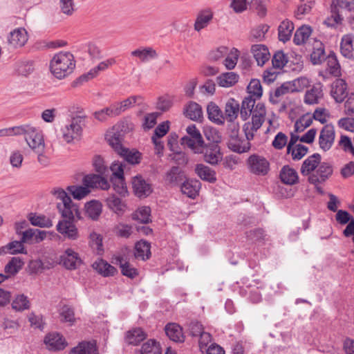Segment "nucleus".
I'll list each match as a JSON object with an SVG mask.
<instances>
[{"instance_id":"nucleus-1","label":"nucleus","mask_w":354,"mask_h":354,"mask_svg":"<svg viewBox=\"0 0 354 354\" xmlns=\"http://www.w3.org/2000/svg\"><path fill=\"white\" fill-rule=\"evenodd\" d=\"M57 208L64 220L59 221L57 225V231L71 240H75L78 236V231L73 224L82 218L81 212L77 204L72 202L57 203Z\"/></svg>"},{"instance_id":"nucleus-2","label":"nucleus","mask_w":354,"mask_h":354,"mask_svg":"<svg viewBox=\"0 0 354 354\" xmlns=\"http://www.w3.org/2000/svg\"><path fill=\"white\" fill-rule=\"evenodd\" d=\"M75 67L74 56L70 52L61 51L50 61L51 73L57 79H63L73 73Z\"/></svg>"},{"instance_id":"nucleus-3","label":"nucleus","mask_w":354,"mask_h":354,"mask_svg":"<svg viewBox=\"0 0 354 354\" xmlns=\"http://www.w3.org/2000/svg\"><path fill=\"white\" fill-rule=\"evenodd\" d=\"M21 129H23L21 135L25 136V140L28 146L35 153H43L45 144L41 131L30 124H23Z\"/></svg>"},{"instance_id":"nucleus-4","label":"nucleus","mask_w":354,"mask_h":354,"mask_svg":"<svg viewBox=\"0 0 354 354\" xmlns=\"http://www.w3.org/2000/svg\"><path fill=\"white\" fill-rule=\"evenodd\" d=\"M85 118V116H77L73 118L69 124L61 129L62 138L64 141L70 143L82 134Z\"/></svg>"},{"instance_id":"nucleus-5","label":"nucleus","mask_w":354,"mask_h":354,"mask_svg":"<svg viewBox=\"0 0 354 354\" xmlns=\"http://www.w3.org/2000/svg\"><path fill=\"white\" fill-rule=\"evenodd\" d=\"M123 167L122 163L118 161L113 162L110 167V169L112 171L110 180L113 184L115 191L120 195H124L127 192Z\"/></svg>"},{"instance_id":"nucleus-6","label":"nucleus","mask_w":354,"mask_h":354,"mask_svg":"<svg viewBox=\"0 0 354 354\" xmlns=\"http://www.w3.org/2000/svg\"><path fill=\"white\" fill-rule=\"evenodd\" d=\"M199 153H202L203 160L211 165H217L223 158L221 148L218 143L215 142L208 144L204 143Z\"/></svg>"},{"instance_id":"nucleus-7","label":"nucleus","mask_w":354,"mask_h":354,"mask_svg":"<svg viewBox=\"0 0 354 354\" xmlns=\"http://www.w3.org/2000/svg\"><path fill=\"white\" fill-rule=\"evenodd\" d=\"M106 139L109 145L122 156L127 162L133 165V152L122 147L120 135L118 132H109L106 134Z\"/></svg>"},{"instance_id":"nucleus-8","label":"nucleus","mask_w":354,"mask_h":354,"mask_svg":"<svg viewBox=\"0 0 354 354\" xmlns=\"http://www.w3.org/2000/svg\"><path fill=\"white\" fill-rule=\"evenodd\" d=\"M333 167L328 162H320L315 171L308 176V182L314 185L324 183L332 174Z\"/></svg>"},{"instance_id":"nucleus-9","label":"nucleus","mask_w":354,"mask_h":354,"mask_svg":"<svg viewBox=\"0 0 354 354\" xmlns=\"http://www.w3.org/2000/svg\"><path fill=\"white\" fill-rule=\"evenodd\" d=\"M335 138V131L334 126L329 124H326L320 131L319 136V147L324 151H327L332 147Z\"/></svg>"},{"instance_id":"nucleus-10","label":"nucleus","mask_w":354,"mask_h":354,"mask_svg":"<svg viewBox=\"0 0 354 354\" xmlns=\"http://www.w3.org/2000/svg\"><path fill=\"white\" fill-rule=\"evenodd\" d=\"M28 39V32L25 28H16L8 35V45L10 48H20L26 44Z\"/></svg>"},{"instance_id":"nucleus-11","label":"nucleus","mask_w":354,"mask_h":354,"mask_svg":"<svg viewBox=\"0 0 354 354\" xmlns=\"http://www.w3.org/2000/svg\"><path fill=\"white\" fill-rule=\"evenodd\" d=\"M251 171L257 175L265 176L270 167L269 162L263 157L252 155L248 159Z\"/></svg>"},{"instance_id":"nucleus-12","label":"nucleus","mask_w":354,"mask_h":354,"mask_svg":"<svg viewBox=\"0 0 354 354\" xmlns=\"http://www.w3.org/2000/svg\"><path fill=\"white\" fill-rule=\"evenodd\" d=\"M44 342L47 348L53 351L64 350L68 344L63 335L56 332L48 333Z\"/></svg>"},{"instance_id":"nucleus-13","label":"nucleus","mask_w":354,"mask_h":354,"mask_svg":"<svg viewBox=\"0 0 354 354\" xmlns=\"http://www.w3.org/2000/svg\"><path fill=\"white\" fill-rule=\"evenodd\" d=\"M153 192L151 184L141 175L134 176V195L140 198L149 196Z\"/></svg>"},{"instance_id":"nucleus-14","label":"nucleus","mask_w":354,"mask_h":354,"mask_svg":"<svg viewBox=\"0 0 354 354\" xmlns=\"http://www.w3.org/2000/svg\"><path fill=\"white\" fill-rule=\"evenodd\" d=\"M82 263L78 254L71 249H68L59 258L57 264H62L67 270H75L77 265Z\"/></svg>"},{"instance_id":"nucleus-15","label":"nucleus","mask_w":354,"mask_h":354,"mask_svg":"<svg viewBox=\"0 0 354 354\" xmlns=\"http://www.w3.org/2000/svg\"><path fill=\"white\" fill-rule=\"evenodd\" d=\"M83 185L88 188H100L107 190L110 187L109 181L99 174H88L83 178Z\"/></svg>"},{"instance_id":"nucleus-16","label":"nucleus","mask_w":354,"mask_h":354,"mask_svg":"<svg viewBox=\"0 0 354 354\" xmlns=\"http://www.w3.org/2000/svg\"><path fill=\"white\" fill-rule=\"evenodd\" d=\"M330 95L336 102L340 103L348 95L347 84L343 79H336L331 85Z\"/></svg>"},{"instance_id":"nucleus-17","label":"nucleus","mask_w":354,"mask_h":354,"mask_svg":"<svg viewBox=\"0 0 354 354\" xmlns=\"http://www.w3.org/2000/svg\"><path fill=\"white\" fill-rule=\"evenodd\" d=\"M46 236V234L44 231L29 228L24 231L19 241H10L9 243H26L28 241L40 242L45 239Z\"/></svg>"},{"instance_id":"nucleus-18","label":"nucleus","mask_w":354,"mask_h":354,"mask_svg":"<svg viewBox=\"0 0 354 354\" xmlns=\"http://www.w3.org/2000/svg\"><path fill=\"white\" fill-rule=\"evenodd\" d=\"M201 183L196 179L185 178L181 183L180 191L190 198H195L199 193Z\"/></svg>"},{"instance_id":"nucleus-19","label":"nucleus","mask_w":354,"mask_h":354,"mask_svg":"<svg viewBox=\"0 0 354 354\" xmlns=\"http://www.w3.org/2000/svg\"><path fill=\"white\" fill-rule=\"evenodd\" d=\"M322 156L319 153H315L308 156L302 163L301 167V174L303 176H310L320 164Z\"/></svg>"},{"instance_id":"nucleus-20","label":"nucleus","mask_w":354,"mask_h":354,"mask_svg":"<svg viewBox=\"0 0 354 354\" xmlns=\"http://www.w3.org/2000/svg\"><path fill=\"white\" fill-rule=\"evenodd\" d=\"M331 13H339L344 17L354 11L352 0H334L330 6Z\"/></svg>"},{"instance_id":"nucleus-21","label":"nucleus","mask_w":354,"mask_h":354,"mask_svg":"<svg viewBox=\"0 0 354 354\" xmlns=\"http://www.w3.org/2000/svg\"><path fill=\"white\" fill-rule=\"evenodd\" d=\"M194 171L196 174L203 181L214 183L216 181V173L209 167L202 164H196Z\"/></svg>"},{"instance_id":"nucleus-22","label":"nucleus","mask_w":354,"mask_h":354,"mask_svg":"<svg viewBox=\"0 0 354 354\" xmlns=\"http://www.w3.org/2000/svg\"><path fill=\"white\" fill-rule=\"evenodd\" d=\"M251 53L253 55L258 66H263L270 59V55L268 48L263 44H254L251 47Z\"/></svg>"},{"instance_id":"nucleus-23","label":"nucleus","mask_w":354,"mask_h":354,"mask_svg":"<svg viewBox=\"0 0 354 354\" xmlns=\"http://www.w3.org/2000/svg\"><path fill=\"white\" fill-rule=\"evenodd\" d=\"M93 268L100 275L107 277L114 276L117 269L102 259H98L92 265Z\"/></svg>"},{"instance_id":"nucleus-24","label":"nucleus","mask_w":354,"mask_h":354,"mask_svg":"<svg viewBox=\"0 0 354 354\" xmlns=\"http://www.w3.org/2000/svg\"><path fill=\"white\" fill-rule=\"evenodd\" d=\"M186 178L185 172L178 166H173L165 175L166 182L171 185H179Z\"/></svg>"},{"instance_id":"nucleus-25","label":"nucleus","mask_w":354,"mask_h":354,"mask_svg":"<svg viewBox=\"0 0 354 354\" xmlns=\"http://www.w3.org/2000/svg\"><path fill=\"white\" fill-rule=\"evenodd\" d=\"M322 84L319 82L313 86V87L306 92L304 96V102L307 104H318L319 100L323 97Z\"/></svg>"},{"instance_id":"nucleus-26","label":"nucleus","mask_w":354,"mask_h":354,"mask_svg":"<svg viewBox=\"0 0 354 354\" xmlns=\"http://www.w3.org/2000/svg\"><path fill=\"white\" fill-rule=\"evenodd\" d=\"M240 113V105L238 101L234 98L227 100L225 106V113L223 115L224 120L227 122H232L236 120Z\"/></svg>"},{"instance_id":"nucleus-27","label":"nucleus","mask_w":354,"mask_h":354,"mask_svg":"<svg viewBox=\"0 0 354 354\" xmlns=\"http://www.w3.org/2000/svg\"><path fill=\"white\" fill-rule=\"evenodd\" d=\"M167 336L173 342L182 343L185 341L182 328L176 323L167 324L165 328Z\"/></svg>"},{"instance_id":"nucleus-28","label":"nucleus","mask_w":354,"mask_h":354,"mask_svg":"<svg viewBox=\"0 0 354 354\" xmlns=\"http://www.w3.org/2000/svg\"><path fill=\"white\" fill-rule=\"evenodd\" d=\"M207 113L210 121L218 125L224 124L223 113L216 103L211 102L207 104Z\"/></svg>"},{"instance_id":"nucleus-29","label":"nucleus","mask_w":354,"mask_h":354,"mask_svg":"<svg viewBox=\"0 0 354 354\" xmlns=\"http://www.w3.org/2000/svg\"><path fill=\"white\" fill-rule=\"evenodd\" d=\"M71 354H98L96 342L95 341H83L73 348Z\"/></svg>"},{"instance_id":"nucleus-30","label":"nucleus","mask_w":354,"mask_h":354,"mask_svg":"<svg viewBox=\"0 0 354 354\" xmlns=\"http://www.w3.org/2000/svg\"><path fill=\"white\" fill-rule=\"evenodd\" d=\"M353 37L348 34L342 37L340 43V52L342 55L348 59H354V49L353 46Z\"/></svg>"},{"instance_id":"nucleus-31","label":"nucleus","mask_w":354,"mask_h":354,"mask_svg":"<svg viewBox=\"0 0 354 354\" xmlns=\"http://www.w3.org/2000/svg\"><path fill=\"white\" fill-rule=\"evenodd\" d=\"M294 28V24L291 21L285 19L281 21L278 27V37L279 41L283 43L289 41Z\"/></svg>"},{"instance_id":"nucleus-32","label":"nucleus","mask_w":354,"mask_h":354,"mask_svg":"<svg viewBox=\"0 0 354 354\" xmlns=\"http://www.w3.org/2000/svg\"><path fill=\"white\" fill-rule=\"evenodd\" d=\"M102 212V205L98 201L93 200L85 204V213L93 221H97Z\"/></svg>"},{"instance_id":"nucleus-33","label":"nucleus","mask_w":354,"mask_h":354,"mask_svg":"<svg viewBox=\"0 0 354 354\" xmlns=\"http://www.w3.org/2000/svg\"><path fill=\"white\" fill-rule=\"evenodd\" d=\"M296 88L292 87V83L290 82H287L282 84L279 87H277L274 93H270V101L273 104H277L279 103V97L281 96L286 95L289 93L295 92Z\"/></svg>"},{"instance_id":"nucleus-34","label":"nucleus","mask_w":354,"mask_h":354,"mask_svg":"<svg viewBox=\"0 0 354 354\" xmlns=\"http://www.w3.org/2000/svg\"><path fill=\"white\" fill-rule=\"evenodd\" d=\"M280 179L286 185H294L298 182V174L295 169L288 165L283 166L280 171Z\"/></svg>"},{"instance_id":"nucleus-35","label":"nucleus","mask_w":354,"mask_h":354,"mask_svg":"<svg viewBox=\"0 0 354 354\" xmlns=\"http://www.w3.org/2000/svg\"><path fill=\"white\" fill-rule=\"evenodd\" d=\"M256 100L257 98L253 97L252 95H248L243 100L240 108V115L243 121L246 120L252 114Z\"/></svg>"},{"instance_id":"nucleus-36","label":"nucleus","mask_w":354,"mask_h":354,"mask_svg":"<svg viewBox=\"0 0 354 354\" xmlns=\"http://www.w3.org/2000/svg\"><path fill=\"white\" fill-rule=\"evenodd\" d=\"M185 116L194 121H201L203 118V111L201 105L191 102L185 109Z\"/></svg>"},{"instance_id":"nucleus-37","label":"nucleus","mask_w":354,"mask_h":354,"mask_svg":"<svg viewBox=\"0 0 354 354\" xmlns=\"http://www.w3.org/2000/svg\"><path fill=\"white\" fill-rule=\"evenodd\" d=\"M327 70L330 74L335 77L341 75V67L337 60V56L333 51H330L326 58Z\"/></svg>"},{"instance_id":"nucleus-38","label":"nucleus","mask_w":354,"mask_h":354,"mask_svg":"<svg viewBox=\"0 0 354 354\" xmlns=\"http://www.w3.org/2000/svg\"><path fill=\"white\" fill-rule=\"evenodd\" d=\"M139 354H161L160 344L154 339H150L143 343L138 351Z\"/></svg>"},{"instance_id":"nucleus-39","label":"nucleus","mask_w":354,"mask_h":354,"mask_svg":"<svg viewBox=\"0 0 354 354\" xmlns=\"http://www.w3.org/2000/svg\"><path fill=\"white\" fill-rule=\"evenodd\" d=\"M108 207L118 215L124 214L126 209V205L122 200L115 195H111L106 199Z\"/></svg>"},{"instance_id":"nucleus-40","label":"nucleus","mask_w":354,"mask_h":354,"mask_svg":"<svg viewBox=\"0 0 354 354\" xmlns=\"http://www.w3.org/2000/svg\"><path fill=\"white\" fill-rule=\"evenodd\" d=\"M239 80V75L234 72L223 73L216 77L218 84L222 87H230Z\"/></svg>"},{"instance_id":"nucleus-41","label":"nucleus","mask_w":354,"mask_h":354,"mask_svg":"<svg viewBox=\"0 0 354 354\" xmlns=\"http://www.w3.org/2000/svg\"><path fill=\"white\" fill-rule=\"evenodd\" d=\"M213 18V14L210 10H205L200 12L196 17L194 29L200 31L205 28Z\"/></svg>"},{"instance_id":"nucleus-42","label":"nucleus","mask_w":354,"mask_h":354,"mask_svg":"<svg viewBox=\"0 0 354 354\" xmlns=\"http://www.w3.org/2000/svg\"><path fill=\"white\" fill-rule=\"evenodd\" d=\"M251 145L250 142L241 140L237 137L236 138H231L228 142V147L232 151L242 153L247 152L250 150Z\"/></svg>"},{"instance_id":"nucleus-43","label":"nucleus","mask_w":354,"mask_h":354,"mask_svg":"<svg viewBox=\"0 0 354 354\" xmlns=\"http://www.w3.org/2000/svg\"><path fill=\"white\" fill-rule=\"evenodd\" d=\"M311 32L312 29L310 26L306 25L301 26L296 30L294 35V43L296 45H301L304 44L311 35Z\"/></svg>"},{"instance_id":"nucleus-44","label":"nucleus","mask_w":354,"mask_h":354,"mask_svg":"<svg viewBox=\"0 0 354 354\" xmlns=\"http://www.w3.org/2000/svg\"><path fill=\"white\" fill-rule=\"evenodd\" d=\"M326 57L323 44L321 42L317 43L310 54L311 62L314 65L320 64L326 59Z\"/></svg>"},{"instance_id":"nucleus-45","label":"nucleus","mask_w":354,"mask_h":354,"mask_svg":"<svg viewBox=\"0 0 354 354\" xmlns=\"http://www.w3.org/2000/svg\"><path fill=\"white\" fill-rule=\"evenodd\" d=\"M315 5L314 0H301L295 11V17L301 19L304 15L309 14Z\"/></svg>"},{"instance_id":"nucleus-46","label":"nucleus","mask_w":354,"mask_h":354,"mask_svg":"<svg viewBox=\"0 0 354 354\" xmlns=\"http://www.w3.org/2000/svg\"><path fill=\"white\" fill-rule=\"evenodd\" d=\"M15 68L19 75L26 77L34 71V63L32 61H19L15 64Z\"/></svg>"},{"instance_id":"nucleus-47","label":"nucleus","mask_w":354,"mask_h":354,"mask_svg":"<svg viewBox=\"0 0 354 354\" xmlns=\"http://www.w3.org/2000/svg\"><path fill=\"white\" fill-rule=\"evenodd\" d=\"M134 57H138L141 62H147L156 58L158 54L152 48H139L134 50Z\"/></svg>"},{"instance_id":"nucleus-48","label":"nucleus","mask_w":354,"mask_h":354,"mask_svg":"<svg viewBox=\"0 0 354 354\" xmlns=\"http://www.w3.org/2000/svg\"><path fill=\"white\" fill-rule=\"evenodd\" d=\"M58 311L61 322H68L71 325L75 322L74 309L71 306L66 304L63 305Z\"/></svg>"},{"instance_id":"nucleus-49","label":"nucleus","mask_w":354,"mask_h":354,"mask_svg":"<svg viewBox=\"0 0 354 354\" xmlns=\"http://www.w3.org/2000/svg\"><path fill=\"white\" fill-rule=\"evenodd\" d=\"M30 223L34 226L40 227H50L53 226L52 221L44 215L37 216L34 214H30L28 216Z\"/></svg>"},{"instance_id":"nucleus-50","label":"nucleus","mask_w":354,"mask_h":354,"mask_svg":"<svg viewBox=\"0 0 354 354\" xmlns=\"http://www.w3.org/2000/svg\"><path fill=\"white\" fill-rule=\"evenodd\" d=\"M12 308L16 311H23L30 308V301L24 294L18 295L12 302Z\"/></svg>"},{"instance_id":"nucleus-51","label":"nucleus","mask_w":354,"mask_h":354,"mask_svg":"<svg viewBox=\"0 0 354 354\" xmlns=\"http://www.w3.org/2000/svg\"><path fill=\"white\" fill-rule=\"evenodd\" d=\"M269 26L265 24L260 25L250 32V40L251 41H261L264 39Z\"/></svg>"},{"instance_id":"nucleus-52","label":"nucleus","mask_w":354,"mask_h":354,"mask_svg":"<svg viewBox=\"0 0 354 354\" xmlns=\"http://www.w3.org/2000/svg\"><path fill=\"white\" fill-rule=\"evenodd\" d=\"M151 245H134V259L145 261L151 257Z\"/></svg>"},{"instance_id":"nucleus-53","label":"nucleus","mask_w":354,"mask_h":354,"mask_svg":"<svg viewBox=\"0 0 354 354\" xmlns=\"http://www.w3.org/2000/svg\"><path fill=\"white\" fill-rule=\"evenodd\" d=\"M66 190L77 200L84 198L90 192L86 186L71 185L67 187Z\"/></svg>"},{"instance_id":"nucleus-54","label":"nucleus","mask_w":354,"mask_h":354,"mask_svg":"<svg viewBox=\"0 0 354 354\" xmlns=\"http://www.w3.org/2000/svg\"><path fill=\"white\" fill-rule=\"evenodd\" d=\"M151 209L148 206H143L138 209L134 213V220L139 221L142 223H148L151 220Z\"/></svg>"},{"instance_id":"nucleus-55","label":"nucleus","mask_w":354,"mask_h":354,"mask_svg":"<svg viewBox=\"0 0 354 354\" xmlns=\"http://www.w3.org/2000/svg\"><path fill=\"white\" fill-rule=\"evenodd\" d=\"M24 262L19 257H12L5 266V272L10 274H17L22 268Z\"/></svg>"},{"instance_id":"nucleus-56","label":"nucleus","mask_w":354,"mask_h":354,"mask_svg":"<svg viewBox=\"0 0 354 354\" xmlns=\"http://www.w3.org/2000/svg\"><path fill=\"white\" fill-rule=\"evenodd\" d=\"M116 265H118L121 268V272L123 275L133 279V269L129 266V263L124 259L122 256H115L113 258V261Z\"/></svg>"},{"instance_id":"nucleus-57","label":"nucleus","mask_w":354,"mask_h":354,"mask_svg":"<svg viewBox=\"0 0 354 354\" xmlns=\"http://www.w3.org/2000/svg\"><path fill=\"white\" fill-rule=\"evenodd\" d=\"M248 91L249 95H252L253 97L259 99L262 95V86L259 80L254 79L250 81L248 86Z\"/></svg>"},{"instance_id":"nucleus-58","label":"nucleus","mask_w":354,"mask_h":354,"mask_svg":"<svg viewBox=\"0 0 354 354\" xmlns=\"http://www.w3.org/2000/svg\"><path fill=\"white\" fill-rule=\"evenodd\" d=\"M313 122V118L309 115H304L300 117L295 124V131L297 133L302 132L310 127Z\"/></svg>"},{"instance_id":"nucleus-59","label":"nucleus","mask_w":354,"mask_h":354,"mask_svg":"<svg viewBox=\"0 0 354 354\" xmlns=\"http://www.w3.org/2000/svg\"><path fill=\"white\" fill-rule=\"evenodd\" d=\"M180 145L187 147L195 153H199L204 143H196L194 139L189 137L183 136L180 139Z\"/></svg>"},{"instance_id":"nucleus-60","label":"nucleus","mask_w":354,"mask_h":354,"mask_svg":"<svg viewBox=\"0 0 354 354\" xmlns=\"http://www.w3.org/2000/svg\"><path fill=\"white\" fill-rule=\"evenodd\" d=\"M287 62V56L282 50L277 51L272 59V66L274 69H281Z\"/></svg>"},{"instance_id":"nucleus-61","label":"nucleus","mask_w":354,"mask_h":354,"mask_svg":"<svg viewBox=\"0 0 354 354\" xmlns=\"http://www.w3.org/2000/svg\"><path fill=\"white\" fill-rule=\"evenodd\" d=\"M308 151V147L301 144H297L288 153L291 154L294 160H299L307 154Z\"/></svg>"},{"instance_id":"nucleus-62","label":"nucleus","mask_w":354,"mask_h":354,"mask_svg":"<svg viewBox=\"0 0 354 354\" xmlns=\"http://www.w3.org/2000/svg\"><path fill=\"white\" fill-rule=\"evenodd\" d=\"M9 253L10 254H26L24 245H5L0 248V255Z\"/></svg>"},{"instance_id":"nucleus-63","label":"nucleus","mask_w":354,"mask_h":354,"mask_svg":"<svg viewBox=\"0 0 354 354\" xmlns=\"http://www.w3.org/2000/svg\"><path fill=\"white\" fill-rule=\"evenodd\" d=\"M186 131L187 133V137L194 139L196 143H204L202 135L195 124L188 126L186 129Z\"/></svg>"},{"instance_id":"nucleus-64","label":"nucleus","mask_w":354,"mask_h":354,"mask_svg":"<svg viewBox=\"0 0 354 354\" xmlns=\"http://www.w3.org/2000/svg\"><path fill=\"white\" fill-rule=\"evenodd\" d=\"M339 145L345 152L351 153L354 156V147L349 137L342 135L339 141Z\"/></svg>"}]
</instances>
